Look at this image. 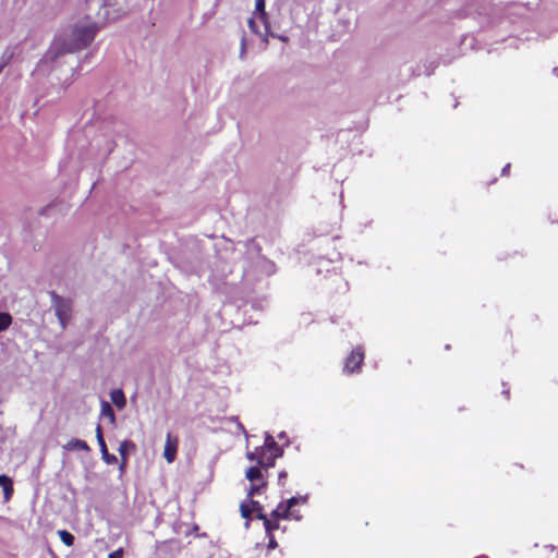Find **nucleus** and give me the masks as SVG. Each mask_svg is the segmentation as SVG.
Here are the masks:
<instances>
[{
  "label": "nucleus",
  "instance_id": "obj_1",
  "mask_svg": "<svg viewBox=\"0 0 558 558\" xmlns=\"http://www.w3.org/2000/svg\"><path fill=\"white\" fill-rule=\"evenodd\" d=\"M97 26L88 19L77 21L63 35L54 37L47 52L37 63L34 75H49L61 64V60L68 53L87 47L95 38Z\"/></svg>",
  "mask_w": 558,
  "mask_h": 558
},
{
  "label": "nucleus",
  "instance_id": "obj_2",
  "mask_svg": "<svg viewBox=\"0 0 558 558\" xmlns=\"http://www.w3.org/2000/svg\"><path fill=\"white\" fill-rule=\"evenodd\" d=\"M50 298L54 314L59 319L61 328L65 329L72 314V301L60 296L54 291L50 292Z\"/></svg>",
  "mask_w": 558,
  "mask_h": 558
},
{
  "label": "nucleus",
  "instance_id": "obj_3",
  "mask_svg": "<svg viewBox=\"0 0 558 558\" xmlns=\"http://www.w3.org/2000/svg\"><path fill=\"white\" fill-rule=\"evenodd\" d=\"M305 497H292L286 504L280 502L277 506V508L272 510L270 515L275 520H278L280 518L288 519L290 515L293 517L295 520H300V515H295L294 513L290 512V509L301 501L305 502Z\"/></svg>",
  "mask_w": 558,
  "mask_h": 558
},
{
  "label": "nucleus",
  "instance_id": "obj_4",
  "mask_svg": "<svg viewBox=\"0 0 558 558\" xmlns=\"http://www.w3.org/2000/svg\"><path fill=\"white\" fill-rule=\"evenodd\" d=\"M364 360V352L361 347L352 350L351 354L347 357L344 363V372L354 373L360 369V366Z\"/></svg>",
  "mask_w": 558,
  "mask_h": 558
},
{
  "label": "nucleus",
  "instance_id": "obj_5",
  "mask_svg": "<svg viewBox=\"0 0 558 558\" xmlns=\"http://www.w3.org/2000/svg\"><path fill=\"white\" fill-rule=\"evenodd\" d=\"M178 445V437L172 436L171 433H168L166 436V444L163 449V458L168 463H172L175 460Z\"/></svg>",
  "mask_w": 558,
  "mask_h": 558
},
{
  "label": "nucleus",
  "instance_id": "obj_6",
  "mask_svg": "<svg viewBox=\"0 0 558 558\" xmlns=\"http://www.w3.org/2000/svg\"><path fill=\"white\" fill-rule=\"evenodd\" d=\"M96 438L98 441V445L100 447L101 458L107 464H113L117 462V457L114 454H110L108 452V446H106L104 436H102V429L100 425H97L96 427Z\"/></svg>",
  "mask_w": 558,
  "mask_h": 558
},
{
  "label": "nucleus",
  "instance_id": "obj_7",
  "mask_svg": "<svg viewBox=\"0 0 558 558\" xmlns=\"http://www.w3.org/2000/svg\"><path fill=\"white\" fill-rule=\"evenodd\" d=\"M279 457L280 456H275L274 450L260 451L259 466L266 470L272 468L275 465V460Z\"/></svg>",
  "mask_w": 558,
  "mask_h": 558
},
{
  "label": "nucleus",
  "instance_id": "obj_8",
  "mask_svg": "<svg viewBox=\"0 0 558 558\" xmlns=\"http://www.w3.org/2000/svg\"><path fill=\"white\" fill-rule=\"evenodd\" d=\"M254 15H258V20L260 21L263 28L267 32L269 27H268L266 12H265V0H255Z\"/></svg>",
  "mask_w": 558,
  "mask_h": 558
},
{
  "label": "nucleus",
  "instance_id": "obj_9",
  "mask_svg": "<svg viewBox=\"0 0 558 558\" xmlns=\"http://www.w3.org/2000/svg\"><path fill=\"white\" fill-rule=\"evenodd\" d=\"M259 451L274 450L275 456H282L283 451L275 441L274 437L270 434H266L265 442L262 447H259Z\"/></svg>",
  "mask_w": 558,
  "mask_h": 558
},
{
  "label": "nucleus",
  "instance_id": "obj_10",
  "mask_svg": "<svg viewBox=\"0 0 558 558\" xmlns=\"http://www.w3.org/2000/svg\"><path fill=\"white\" fill-rule=\"evenodd\" d=\"M0 486L3 489L4 500L5 501L10 500V498L13 495V482H12V480L9 476H7V475L1 474L0 475Z\"/></svg>",
  "mask_w": 558,
  "mask_h": 558
},
{
  "label": "nucleus",
  "instance_id": "obj_11",
  "mask_svg": "<svg viewBox=\"0 0 558 558\" xmlns=\"http://www.w3.org/2000/svg\"><path fill=\"white\" fill-rule=\"evenodd\" d=\"M110 399L118 409H123L126 404L124 392L121 389H113L110 392Z\"/></svg>",
  "mask_w": 558,
  "mask_h": 558
},
{
  "label": "nucleus",
  "instance_id": "obj_12",
  "mask_svg": "<svg viewBox=\"0 0 558 558\" xmlns=\"http://www.w3.org/2000/svg\"><path fill=\"white\" fill-rule=\"evenodd\" d=\"M130 449H135V445L132 442V441H129V440H124L120 444L119 446V453L121 456V459H122V462H121V465H120V470L123 471L124 470V466L126 464V454H128V451Z\"/></svg>",
  "mask_w": 558,
  "mask_h": 558
},
{
  "label": "nucleus",
  "instance_id": "obj_13",
  "mask_svg": "<svg viewBox=\"0 0 558 558\" xmlns=\"http://www.w3.org/2000/svg\"><path fill=\"white\" fill-rule=\"evenodd\" d=\"M253 511L256 512V518L262 520L265 527L269 529V518L263 512V507L258 501L250 500Z\"/></svg>",
  "mask_w": 558,
  "mask_h": 558
},
{
  "label": "nucleus",
  "instance_id": "obj_14",
  "mask_svg": "<svg viewBox=\"0 0 558 558\" xmlns=\"http://www.w3.org/2000/svg\"><path fill=\"white\" fill-rule=\"evenodd\" d=\"M258 22H260L258 20V15H254L253 17H251L248 20V27L251 28V31L256 34V35H259L264 38V41H267V35H268V31L266 32L264 29V32H262L259 25H258Z\"/></svg>",
  "mask_w": 558,
  "mask_h": 558
},
{
  "label": "nucleus",
  "instance_id": "obj_15",
  "mask_svg": "<svg viewBox=\"0 0 558 558\" xmlns=\"http://www.w3.org/2000/svg\"><path fill=\"white\" fill-rule=\"evenodd\" d=\"M65 450H84L89 451V447L86 441L81 439H71L68 444L63 447Z\"/></svg>",
  "mask_w": 558,
  "mask_h": 558
},
{
  "label": "nucleus",
  "instance_id": "obj_16",
  "mask_svg": "<svg viewBox=\"0 0 558 558\" xmlns=\"http://www.w3.org/2000/svg\"><path fill=\"white\" fill-rule=\"evenodd\" d=\"M100 415L109 418L110 423H114L116 421L113 409L107 401H101L100 403Z\"/></svg>",
  "mask_w": 558,
  "mask_h": 558
},
{
  "label": "nucleus",
  "instance_id": "obj_17",
  "mask_svg": "<svg viewBox=\"0 0 558 558\" xmlns=\"http://www.w3.org/2000/svg\"><path fill=\"white\" fill-rule=\"evenodd\" d=\"M245 477L252 483L255 481L263 480V473H262L260 466L248 468L245 473Z\"/></svg>",
  "mask_w": 558,
  "mask_h": 558
},
{
  "label": "nucleus",
  "instance_id": "obj_18",
  "mask_svg": "<svg viewBox=\"0 0 558 558\" xmlns=\"http://www.w3.org/2000/svg\"><path fill=\"white\" fill-rule=\"evenodd\" d=\"M58 535L62 543L66 546H72L74 544V536L70 532L65 530H59Z\"/></svg>",
  "mask_w": 558,
  "mask_h": 558
},
{
  "label": "nucleus",
  "instance_id": "obj_19",
  "mask_svg": "<svg viewBox=\"0 0 558 558\" xmlns=\"http://www.w3.org/2000/svg\"><path fill=\"white\" fill-rule=\"evenodd\" d=\"M241 515L247 520L246 526H248V520L251 519V513L253 512V507L250 505V501L242 502L240 506Z\"/></svg>",
  "mask_w": 558,
  "mask_h": 558
},
{
  "label": "nucleus",
  "instance_id": "obj_20",
  "mask_svg": "<svg viewBox=\"0 0 558 558\" xmlns=\"http://www.w3.org/2000/svg\"><path fill=\"white\" fill-rule=\"evenodd\" d=\"M12 323V318L8 313H0V332L7 330Z\"/></svg>",
  "mask_w": 558,
  "mask_h": 558
},
{
  "label": "nucleus",
  "instance_id": "obj_21",
  "mask_svg": "<svg viewBox=\"0 0 558 558\" xmlns=\"http://www.w3.org/2000/svg\"><path fill=\"white\" fill-rule=\"evenodd\" d=\"M259 450H260V448H259V447H257V448H255V450H254V451H248V452L246 453V458H247V460H248V461H252V462H253V461H255V462L257 463V465H258V466H259V460H260V459H259V458H260V451H259Z\"/></svg>",
  "mask_w": 558,
  "mask_h": 558
},
{
  "label": "nucleus",
  "instance_id": "obj_22",
  "mask_svg": "<svg viewBox=\"0 0 558 558\" xmlns=\"http://www.w3.org/2000/svg\"><path fill=\"white\" fill-rule=\"evenodd\" d=\"M265 485H266V483H265V482H263L260 485H254V484H253V485L250 487V489H248V493H247V500H248V501H250V500H253V499H252V498H253V496H254L255 494H258V493L260 492V488H262V487H264Z\"/></svg>",
  "mask_w": 558,
  "mask_h": 558
},
{
  "label": "nucleus",
  "instance_id": "obj_23",
  "mask_svg": "<svg viewBox=\"0 0 558 558\" xmlns=\"http://www.w3.org/2000/svg\"><path fill=\"white\" fill-rule=\"evenodd\" d=\"M269 518V529L268 527H265L266 532L268 535H270L272 533V531L277 530L279 527V523H278V520H275L270 517Z\"/></svg>",
  "mask_w": 558,
  "mask_h": 558
},
{
  "label": "nucleus",
  "instance_id": "obj_24",
  "mask_svg": "<svg viewBox=\"0 0 558 558\" xmlns=\"http://www.w3.org/2000/svg\"><path fill=\"white\" fill-rule=\"evenodd\" d=\"M231 420L236 423V427L247 437V433H246L244 426L238 421V418L232 417Z\"/></svg>",
  "mask_w": 558,
  "mask_h": 558
},
{
  "label": "nucleus",
  "instance_id": "obj_25",
  "mask_svg": "<svg viewBox=\"0 0 558 558\" xmlns=\"http://www.w3.org/2000/svg\"><path fill=\"white\" fill-rule=\"evenodd\" d=\"M108 558H122V549H118L109 554Z\"/></svg>",
  "mask_w": 558,
  "mask_h": 558
},
{
  "label": "nucleus",
  "instance_id": "obj_26",
  "mask_svg": "<svg viewBox=\"0 0 558 558\" xmlns=\"http://www.w3.org/2000/svg\"><path fill=\"white\" fill-rule=\"evenodd\" d=\"M286 477H287V472H286V471H281V472L279 473V475H278V482H279V484H280V485H282V486L284 485L283 480H284Z\"/></svg>",
  "mask_w": 558,
  "mask_h": 558
},
{
  "label": "nucleus",
  "instance_id": "obj_27",
  "mask_svg": "<svg viewBox=\"0 0 558 558\" xmlns=\"http://www.w3.org/2000/svg\"><path fill=\"white\" fill-rule=\"evenodd\" d=\"M269 536V544H268V547L274 549L277 547V542L275 541L272 534L268 535Z\"/></svg>",
  "mask_w": 558,
  "mask_h": 558
},
{
  "label": "nucleus",
  "instance_id": "obj_28",
  "mask_svg": "<svg viewBox=\"0 0 558 558\" xmlns=\"http://www.w3.org/2000/svg\"><path fill=\"white\" fill-rule=\"evenodd\" d=\"M509 169H510V163H507V165L504 167V169H502L501 173H502L504 175L508 174Z\"/></svg>",
  "mask_w": 558,
  "mask_h": 558
},
{
  "label": "nucleus",
  "instance_id": "obj_29",
  "mask_svg": "<svg viewBox=\"0 0 558 558\" xmlns=\"http://www.w3.org/2000/svg\"><path fill=\"white\" fill-rule=\"evenodd\" d=\"M245 53V45L244 41H242V49H241V56Z\"/></svg>",
  "mask_w": 558,
  "mask_h": 558
},
{
  "label": "nucleus",
  "instance_id": "obj_30",
  "mask_svg": "<svg viewBox=\"0 0 558 558\" xmlns=\"http://www.w3.org/2000/svg\"><path fill=\"white\" fill-rule=\"evenodd\" d=\"M278 437H279V439H283V438H286V433H284V432L280 433V434L278 435Z\"/></svg>",
  "mask_w": 558,
  "mask_h": 558
},
{
  "label": "nucleus",
  "instance_id": "obj_31",
  "mask_svg": "<svg viewBox=\"0 0 558 558\" xmlns=\"http://www.w3.org/2000/svg\"><path fill=\"white\" fill-rule=\"evenodd\" d=\"M502 393L506 396V398L508 399L509 398V390H504Z\"/></svg>",
  "mask_w": 558,
  "mask_h": 558
}]
</instances>
